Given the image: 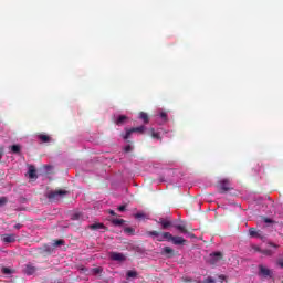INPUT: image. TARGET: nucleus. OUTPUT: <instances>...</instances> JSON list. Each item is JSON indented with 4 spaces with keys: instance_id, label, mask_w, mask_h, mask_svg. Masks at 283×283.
<instances>
[{
    "instance_id": "1",
    "label": "nucleus",
    "mask_w": 283,
    "mask_h": 283,
    "mask_svg": "<svg viewBox=\"0 0 283 283\" xmlns=\"http://www.w3.org/2000/svg\"><path fill=\"white\" fill-rule=\"evenodd\" d=\"M146 235L148 238H157V242H171L175 247H185L187 244V240L182 237L174 235L170 232H159L156 230L147 231Z\"/></svg>"
},
{
    "instance_id": "2",
    "label": "nucleus",
    "mask_w": 283,
    "mask_h": 283,
    "mask_svg": "<svg viewBox=\"0 0 283 283\" xmlns=\"http://www.w3.org/2000/svg\"><path fill=\"white\" fill-rule=\"evenodd\" d=\"M64 196H67L66 190H51L46 193L48 200L50 202H56L57 200H61Z\"/></svg>"
},
{
    "instance_id": "3",
    "label": "nucleus",
    "mask_w": 283,
    "mask_h": 283,
    "mask_svg": "<svg viewBox=\"0 0 283 283\" xmlns=\"http://www.w3.org/2000/svg\"><path fill=\"white\" fill-rule=\"evenodd\" d=\"M224 260V254L222 252H212L209 254L208 262L212 266H216L219 262H222Z\"/></svg>"
},
{
    "instance_id": "4",
    "label": "nucleus",
    "mask_w": 283,
    "mask_h": 283,
    "mask_svg": "<svg viewBox=\"0 0 283 283\" xmlns=\"http://www.w3.org/2000/svg\"><path fill=\"white\" fill-rule=\"evenodd\" d=\"M136 133L145 134V126L126 129V134L123 136L124 140H129V138H132V134H136Z\"/></svg>"
},
{
    "instance_id": "5",
    "label": "nucleus",
    "mask_w": 283,
    "mask_h": 283,
    "mask_svg": "<svg viewBox=\"0 0 283 283\" xmlns=\"http://www.w3.org/2000/svg\"><path fill=\"white\" fill-rule=\"evenodd\" d=\"M227 191H231V182L229 179H222L219 181V192L227 193Z\"/></svg>"
},
{
    "instance_id": "6",
    "label": "nucleus",
    "mask_w": 283,
    "mask_h": 283,
    "mask_svg": "<svg viewBox=\"0 0 283 283\" xmlns=\"http://www.w3.org/2000/svg\"><path fill=\"white\" fill-rule=\"evenodd\" d=\"M157 224H160L161 229L167 231L168 229H171L174 227V223L169 219L159 218V220H156Z\"/></svg>"
},
{
    "instance_id": "7",
    "label": "nucleus",
    "mask_w": 283,
    "mask_h": 283,
    "mask_svg": "<svg viewBox=\"0 0 283 283\" xmlns=\"http://www.w3.org/2000/svg\"><path fill=\"white\" fill-rule=\"evenodd\" d=\"M259 275L260 277H273V272L263 264L259 265Z\"/></svg>"
},
{
    "instance_id": "8",
    "label": "nucleus",
    "mask_w": 283,
    "mask_h": 283,
    "mask_svg": "<svg viewBox=\"0 0 283 283\" xmlns=\"http://www.w3.org/2000/svg\"><path fill=\"white\" fill-rule=\"evenodd\" d=\"M109 258L113 262H125V260H127L125 254L120 252H111Z\"/></svg>"
},
{
    "instance_id": "9",
    "label": "nucleus",
    "mask_w": 283,
    "mask_h": 283,
    "mask_svg": "<svg viewBox=\"0 0 283 283\" xmlns=\"http://www.w3.org/2000/svg\"><path fill=\"white\" fill-rule=\"evenodd\" d=\"M161 255H164L165 258H169V259H171V258H175V255H176V251L171 248V247H164L163 249H161Z\"/></svg>"
},
{
    "instance_id": "10",
    "label": "nucleus",
    "mask_w": 283,
    "mask_h": 283,
    "mask_svg": "<svg viewBox=\"0 0 283 283\" xmlns=\"http://www.w3.org/2000/svg\"><path fill=\"white\" fill-rule=\"evenodd\" d=\"M1 240L4 244H12L13 242H17V234H2Z\"/></svg>"
},
{
    "instance_id": "11",
    "label": "nucleus",
    "mask_w": 283,
    "mask_h": 283,
    "mask_svg": "<svg viewBox=\"0 0 283 283\" xmlns=\"http://www.w3.org/2000/svg\"><path fill=\"white\" fill-rule=\"evenodd\" d=\"M249 235L250 238H259L260 240H264V234L255 228L249 229Z\"/></svg>"
},
{
    "instance_id": "12",
    "label": "nucleus",
    "mask_w": 283,
    "mask_h": 283,
    "mask_svg": "<svg viewBox=\"0 0 283 283\" xmlns=\"http://www.w3.org/2000/svg\"><path fill=\"white\" fill-rule=\"evenodd\" d=\"M127 120H129V117H127L126 115H119L115 119V125H117L118 127H122V125H125V123H127Z\"/></svg>"
},
{
    "instance_id": "13",
    "label": "nucleus",
    "mask_w": 283,
    "mask_h": 283,
    "mask_svg": "<svg viewBox=\"0 0 283 283\" xmlns=\"http://www.w3.org/2000/svg\"><path fill=\"white\" fill-rule=\"evenodd\" d=\"M25 275H34L36 273V266L32 264H27L24 268Z\"/></svg>"
},
{
    "instance_id": "14",
    "label": "nucleus",
    "mask_w": 283,
    "mask_h": 283,
    "mask_svg": "<svg viewBox=\"0 0 283 283\" xmlns=\"http://www.w3.org/2000/svg\"><path fill=\"white\" fill-rule=\"evenodd\" d=\"M88 229H91V231H98L101 229H104V231H107V227H105L103 223H93L88 226Z\"/></svg>"
},
{
    "instance_id": "15",
    "label": "nucleus",
    "mask_w": 283,
    "mask_h": 283,
    "mask_svg": "<svg viewBox=\"0 0 283 283\" xmlns=\"http://www.w3.org/2000/svg\"><path fill=\"white\" fill-rule=\"evenodd\" d=\"M28 175L31 180H36V178H39V176H36V168H34L32 165L29 166Z\"/></svg>"
},
{
    "instance_id": "16",
    "label": "nucleus",
    "mask_w": 283,
    "mask_h": 283,
    "mask_svg": "<svg viewBox=\"0 0 283 283\" xmlns=\"http://www.w3.org/2000/svg\"><path fill=\"white\" fill-rule=\"evenodd\" d=\"M139 118L143 120L144 125H148L149 123V115L145 112L139 113Z\"/></svg>"
},
{
    "instance_id": "17",
    "label": "nucleus",
    "mask_w": 283,
    "mask_h": 283,
    "mask_svg": "<svg viewBox=\"0 0 283 283\" xmlns=\"http://www.w3.org/2000/svg\"><path fill=\"white\" fill-rule=\"evenodd\" d=\"M71 220H77L78 222H81L82 220H85V217L82 212H75L72 214Z\"/></svg>"
},
{
    "instance_id": "18",
    "label": "nucleus",
    "mask_w": 283,
    "mask_h": 283,
    "mask_svg": "<svg viewBox=\"0 0 283 283\" xmlns=\"http://www.w3.org/2000/svg\"><path fill=\"white\" fill-rule=\"evenodd\" d=\"M38 138L41 140V143H50L52 140V137L45 134L38 135Z\"/></svg>"
},
{
    "instance_id": "19",
    "label": "nucleus",
    "mask_w": 283,
    "mask_h": 283,
    "mask_svg": "<svg viewBox=\"0 0 283 283\" xmlns=\"http://www.w3.org/2000/svg\"><path fill=\"white\" fill-rule=\"evenodd\" d=\"M174 227L175 229H177V231H180V233H189V231L187 230V227L184 224H175Z\"/></svg>"
},
{
    "instance_id": "20",
    "label": "nucleus",
    "mask_w": 283,
    "mask_h": 283,
    "mask_svg": "<svg viewBox=\"0 0 283 283\" xmlns=\"http://www.w3.org/2000/svg\"><path fill=\"white\" fill-rule=\"evenodd\" d=\"M112 224H114V227H123V224H125V220L124 219H112Z\"/></svg>"
},
{
    "instance_id": "21",
    "label": "nucleus",
    "mask_w": 283,
    "mask_h": 283,
    "mask_svg": "<svg viewBox=\"0 0 283 283\" xmlns=\"http://www.w3.org/2000/svg\"><path fill=\"white\" fill-rule=\"evenodd\" d=\"M126 277H127V280H129L130 277L136 279V277H138V272L135 271V270H129V271L126 273Z\"/></svg>"
},
{
    "instance_id": "22",
    "label": "nucleus",
    "mask_w": 283,
    "mask_h": 283,
    "mask_svg": "<svg viewBox=\"0 0 283 283\" xmlns=\"http://www.w3.org/2000/svg\"><path fill=\"white\" fill-rule=\"evenodd\" d=\"M64 245H65V240L63 239H59L53 242V249H56V247H64Z\"/></svg>"
},
{
    "instance_id": "23",
    "label": "nucleus",
    "mask_w": 283,
    "mask_h": 283,
    "mask_svg": "<svg viewBox=\"0 0 283 283\" xmlns=\"http://www.w3.org/2000/svg\"><path fill=\"white\" fill-rule=\"evenodd\" d=\"M262 255H275V250H271V249H265L261 251Z\"/></svg>"
},
{
    "instance_id": "24",
    "label": "nucleus",
    "mask_w": 283,
    "mask_h": 283,
    "mask_svg": "<svg viewBox=\"0 0 283 283\" xmlns=\"http://www.w3.org/2000/svg\"><path fill=\"white\" fill-rule=\"evenodd\" d=\"M11 151H12V154H20L21 153V146H19V145L11 146Z\"/></svg>"
},
{
    "instance_id": "25",
    "label": "nucleus",
    "mask_w": 283,
    "mask_h": 283,
    "mask_svg": "<svg viewBox=\"0 0 283 283\" xmlns=\"http://www.w3.org/2000/svg\"><path fill=\"white\" fill-rule=\"evenodd\" d=\"M150 134H151L153 138L160 140V134L156 133V130L154 128H150Z\"/></svg>"
},
{
    "instance_id": "26",
    "label": "nucleus",
    "mask_w": 283,
    "mask_h": 283,
    "mask_svg": "<svg viewBox=\"0 0 283 283\" xmlns=\"http://www.w3.org/2000/svg\"><path fill=\"white\" fill-rule=\"evenodd\" d=\"M197 283H216V280L211 276L205 279L203 281H198Z\"/></svg>"
},
{
    "instance_id": "27",
    "label": "nucleus",
    "mask_w": 283,
    "mask_h": 283,
    "mask_svg": "<svg viewBox=\"0 0 283 283\" xmlns=\"http://www.w3.org/2000/svg\"><path fill=\"white\" fill-rule=\"evenodd\" d=\"M92 273H94L95 275H98V274L103 273V268H94L92 270Z\"/></svg>"
},
{
    "instance_id": "28",
    "label": "nucleus",
    "mask_w": 283,
    "mask_h": 283,
    "mask_svg": "<svg viewBox=\"0 0 283 283\" xmlns=\"http://www.w3.org/2000/svg\"><path fill=\"white\" fill-rule=\"evenodd\" d=\"M134 231H135L134 228H129V227L124 229V233H128L129 235H134Z\"/></svg>"
},
{
    "instance_id": "29",
    "label": "nucleus",
    "mask_w": 283,
    "mask_h": 283,
    "mask_svg": "<svg viewBox=\"0 0 283 283\" xmlns=\"http://www.w3.org/2000/svg\"><path fill=\"white\" fill-rule=\"evenodd\" d=\"M251 249L254 251V253H262V250L258 245H251Z\"/></svg>"
},
{
    "instance_id": "30",
    "label": "nucleus",
    "mask_w": 283,
    "mask_h": 283,
    "mask_svg": "<svg viewBox=\"0 0 283 283\" xmlns=\"http://www.w3.org/2000/svg\"><path fill=\"white\" fill-rule=\"evenodd\" d=\"M263 222H265V224H273V223H275V221H273L272 219H269L266 217H263Z\"/></svg>"
},
{
    "instance_id": "31",
    "label": "nucleus",
    "mask_w": 283,
    "mask_h": 283,
    "mask_svg": "<svg viewBox=\"0 0 283 283\" xmlns=\"http://www.w3.org/2000/svg\"><path fill=\"white\" fill-rule=\"evenodd\" d=\"M44 251H45L46 253H53L54 248H52V247H50V245H44Z\"/></svg>"
},
{
    "instance_id": "32",
    "label": "nucleus",
    "mask_w": 283,
    "mask_h": 283,
    "mask_svg": "<svg viewBox=\"0 0 283 283\" xmlns=\"http://www.w3.org/2000/svg\"><path fill=\"white\" fill-rule=\"evenodd\" d=\"M0 205H8V197H0Z\"/></svg>"
},
{
    "instance_id": "33",
    "label": "nucleus",
    "mask_w": 283,
    "mask_h": 283,
    "mask_svg": "<svg viewBox=\"0 0 283 283\" xmlns=\"http://www.w3.org/2000/svg\"><path fill=\"white\" fill-rule=\"evenodd\" d=\"M2 273H4V275H10V273H12V270H10L9 268H2Z\"/></svg>"
},
{
    "instance_id": "34",
    "label": "nucleus",
    "mask_w": 283,
    "mask_h": 283,
    "mask_svg": "<svg viewBox=\"0 0 283 283\" xmlns=\"http://www.w3.org/2000/svg\"><path fill=\"white\" fill-rule=\"evenodd\" d=\"M132 149H133L132 145H127V146H125L124 151L126 154H129V151H132Z\"/></svg>"
},
{
    "instance_id": "35",
    "label": "nucleus",
    "mask_w": 283,
    "mask_h": 283,
    "mask_svg": "<svg viewBox=\"0 0 283 283\" xmlns=\"http://www.w3.org/2000/svg\"><path fill=\"white\" fill-rule=\"evenodd\" d=\"M135 218H136L137 220H140V218H145V213L138 212V213L135 214Z\"/></svg>"
},
{
    "instance_id": "36",
    "label": "nucleus",
    "mask_w": 283,
    "mask_h": 283,
    "mask_svg": "<svg viewBox=\"0 0 283 283\" xmlns=\"http://www.w3.org/2000/svg\"><path fill=\"white\" fill-rule=\"evenodd\" d=\"M159 116H160V118H163V120H167V113L161 112V113L159 114Z\"/></svg>"
},
{
    "instance_id": "37",
    "label": "nucleus",
    "mask_w": 283,
    "mask_h": 283,
    "mask_svg": "<svg viewBox=\"0 0 283 283\" xmlns=\"http://www.w3.org/2000/svg\"><path fill=\"white\" fill-rule=\"evenodd\" d=\"M117 209L118 211L123 212L127 209V206H119Z\"/></svg>"
},
{
    "instance_id": "38",
    "label": "nucleus",
    "mask_w": 283,
    "mask_h": 283,
    "mask_svg": "<svg viewBox=\"0 0 283 283\" xmlns=\"http://www.w3.org/2000/svg\"><path fill=\"white\" fill-rule=\"evenodd\" d=\"M270 247L274 248V249H280V245L279 244H275L273 242H270L269 243Z\"/></svg>"
},
{
    "instance_id": "39",
    "label": "nucleus",
    "mask_w": 283,
    "mask_h": 283,
    "mask_svg": "<svg viewBox=\"0 0 283 283\" xmlns=\"http://www.w3.org/2000/svg\"><path fill=\"white\" fill-rule=\"evenodd\" d=\"M22 227H23V224L18 223V224L13 226V229H21Z\"/></svg>"
},
{
    "instance_id": "40",
    "label": "nucleus",
    "mask_w": 283,
    "mask_h": 283,
    "mask_svg": "<svg viewBox=\"0 0 283 283\" xmlns=\"http://www.w3.org/2000/svg\"><path fill=\"white\" fill-rule=\"evenodd\" d=\"M277 264H279V266H281V269H283V261L282 260H279Z\"/></svg>"
},
{
    "instance_id": "41",
    "label": "nucleus",
    "mask_w": 283,
    "mask_h": 283,
    "mask_svg": "<svg viewBox=\"0 0 283 283\" xmlns=\"http://www.w3.org/2000/svg\"><path fill=\"white\" fill-rule=\"evenodd\" d=\"M219 280H221V281L227 280V276L221 274V275H219Z\"/></svg>"
},
{
    "instance_id": "42",
    "label": "nucleus",
    "mask_w": 283,
    "mask_h": 283,
    "mask_svg": "<svg viewBox=\"0 0 283 283\" xmlns=\"http://www.w3.org/2000/svg\"><path fill=\"white\" fill-rule=\"evenodd\" d=\"M184 282H186V283H191L192 280H191V279H185Z\"/></svg>"
},
{
    "instance_id": "43",
    "label": "nucleus",
    "mask_w": 283,
    "mask_h": 283,
    "mask_svg": "<svg viewBox=\"0 0 283 283\" xmlns=\"http://www.w3.org/2000/svg\"><path fill=\"white\" fill-rule=\"evenodd\" d=\"M111 216H116V212H114V210L109 211Z\"/></svg>"
},
{
    "instance_id": "44",
    "label": "nucleus",
    "mask_w": 283,
    "mask_h": 283,
    "mask_svg": "<svg viewBox=\"0 0 283 283\" xmlns=\"http://www.w3.org/2000/svg\"><path fill=\"white\" fill-rule=\"evenodd\" d=\"M196 235H193V234H190V238H195Z\"/></svg>"
}]
</instances>
